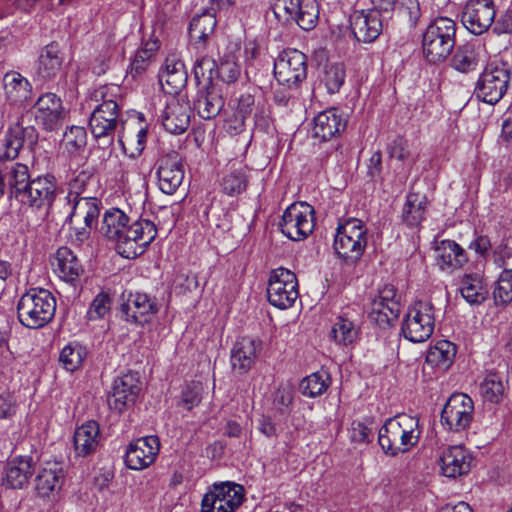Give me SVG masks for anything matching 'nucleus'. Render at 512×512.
I'll return each mask as SVG.
<instances>
[{
  "mask_svg": "<svg viewBox=\"0 0 512 512\" xmlns=\"http://www.w3.org/2000/svg\"><path fill=\"white\" fill-rule=\"evenodd\" d=\"M460 292L462 297L472 305L481 304L487 297V290L478 274H466L462 278Z\"/></svg>",
  "mask_w": 512,
  "mask_h": 512,
  "instance_id": "obj_45",
  "label": "nucleus"
},
{
  "mask_svg": "<svg viewBox=\"0 0 512 512\" xmlns=\"http://www.w3.org/2000/svg\"><path fill=\"white\" fill-rule=\"evenodd\" d=\"M307 57L297 49L282 51L274 62V76L281 86L292 91L300 87L307 78Z\"/></svg>",
  "mask_w": 512,
  "mask_h": 512,
  "instance_id": "obj_11",
  "label": "nucleus"
},
{
  "mask_svg": "<svg viewBox=\"0 0 512 512\" xmlns=\"http://www.w3.org/2000/svg\"><path fill=\"white\" fill-rule=\"evenodd\" d=\"M196 77L212 79L217 75L225 83H234L241 75L237 57L233 53L225 54L217 65L211 57H202L195 64Z\"/></svg>",
  "mask_w": 512,
  "mask_h": 512,
  "instance_id": "obj_20",
  "label": "nucleus"
},
{
  "mask_svg": "<svg viewBox=\"0 0 512 512\" xmlns=\"http://www.w3.org/2000/svg\"><path fill=\"white\" fill-rule=\"evenodd\" d=\"M64 56L59 45L52 42L46 45L40 52L36 75L42 81L54 80L61 72Z\"/></svg>",
  "mask_w": 512,
  "mask_h": 512,
  "instance_id": "obj_36",
  "label": "nucleus"
},
{
  "mask_svg": "<svg viewBox=\"0 0 512 512\" xmlns=\"http://www.w3.org/2000/svg\"><path fill=\"white\" fill-rule=\"evenodd\" d=\"M456 356V346L448 340H440L427 352L426 362L441 370L448 369Z\"/></svg>",
  "mask_w": 512,
  "mask_h": 512,
  "instance_id": "obj_42",
  "label": "nucleus"
},
{
  "mask_svg": "<svg viewBox=\"0 0 512 512\" xmlns=\"http://www.w3.org/2000/svg\"><path fill=\"white\" fill-rule=\"evenodd\" d=\"M37 139L38 134L33 126L23 127L16 123L8 129L3 141L0 162L8 161V163L0 168V171L4 180H6L10 196L17 201L20 200L33 177L26 164L13 162V160L18 157L25 143L33 145L37 142Z\"/></svg>",
  "mask_w": 512,
  "mask_h": 512,
  "instance_id": "obj_2",
  "label": "nucleus"
},
{
  "mask_svg": "<svg viewBox=\"0 0 512 512\" xmlns=\"http://www.w3.org/2000/svg\"><path fill=\"white\" fill-rule=\"evenodd\" d=\"M5 105L10 107H24L31 98L32 86L29 80L16 71L5 73L2 79Z\"/></svg>",
  "mask_w": 512,
  "mask_h": 512,
  "instance_id": "obj_31",
  "label": "nucleus"
},
{
  "mask_svg": "<svg viewBox=\"0 0 512 512\" xmlns=\"http://www.w3.org/2000/svg\"><path fill=\"white\" fill-rule=\"evenodd\" d=\"M436 254V263L443 272L452 273L468 262L466 251L453 240H442Z\"/></svg>",
  "mask_w": 512,
  "mask_h": 512,
  "instance_id": "obj_37",
  "label": "nucleus"
},
{
  "mask_svg": "<svg viewBox=\"0 0 512 512\" xmlns=\"http://www.w3.org/2000/svg\"><path fill=\"white\" fill-rule=\"evenodd\" d=\"M504 384L497 373H488L480 384V394L484 401L499 403L504 394Z\"/></svg>",
  "mask_w": 512,
  "mask_h": 512,
  "instance_id": "obj_52",
  "label": "nucleus"
},
{
  "mask_svg": "<svg viewBox=\"0 0 512 512\" xmlns=\"http://www.w3.org/2000/svg\"><path fill=\"white\" fill-rule=\"evenodd\" d=\"M75 452L85 457L95 452L100 442V428L96 421H87L79 426L73 437Z\"/></svg>",
  "mask_w": 512,
  "mask_h": 512,
  "instance_id": "obj_40",
  "label": "nucleus"
},
{
  "mask_svg": "<svg viewBox=\"0 0 512 512\" xmlns=\"http://www.w3.org/2000/svg\"><path fill=\"white\" fill-rule=\"evenodd\" d=\"M71 206L66 223L72 224L74 218H81L87 226H96L100 215L101 201L96 197H83L67 200Z\"/></svg>",
  "mask_w": 512,
  "mask_h": 512,
  "instance_id": "obj_38",
  "label": "nucleus"
},
{
  "mask_svg": "<svg viewBox=\"0 0 512 512\" xmlns=\"http://www.w3.org/2000/svg\"><path fill=\"white\" fill-rule=\"evenodd\" d=\"M216 15L206 11L200 15H195L189 25V37L197 48H204L208 38L213 34L216 27Z\"/></svg>",
  "mask_w": 512,
  "mask_h": 512,
  "instance_id": "obj_41",
  "label": "nucleus"
},
{
  "mask_svg": "<svg viewBox=\"0 0 512 512\" xmlns=\"http://www.w3.org/2000/svg\"><path fill=\"white\" fill-rule=\"evenodd\" d=\"M400 308L396 289L391 284H385L378 293L377 298L371 302L369 318L379 326L385 327L398 317Z\"/></svg>",
  "mask_w": 512,
  "mask_h": 512,
  "instance_id": "obj_24",
  "label": "nucleus"
},
{
  "mask_svg": "<svg viewBox=\"0 0 512 512\" xmlns=\"http://www.w3.org/2000/svg\"><path fill=\"white\" fill-rule=\"evenodd\" d=\"M111 307V299L108 294L101 292L95 296L87 311L89 320H98L103 318Z\"/></svg>",
  "mask_w": 512,
  "mask_h": 512,
  "instance_id": "obj_59",
  "label": "nucleus"
},
{
  "mask_svg": "<svg viewBox=\"0 0 512 512\" xmlns=\"http://www.w3.org/2000/svg\"><path fill=\"white\" fill-rule=\"evenodd\" d=\"M224 103L221 91L209 84L197 91L193 99V108L202 119L210 120L219 115Z\"/></svg>",
  "mask_w": 512,
  "mask_h": 512,
  "instance_id": "obj_35",
  "label": "nucleus"
},
{
  "mask_svg": "<svg viewBox=\"0 0 512 512\" xmlns=\"http://www.w3.org/2000/svg\"><path fill=\"white\" fill-rule=\"evenodd\" d=\"M100 230L115 242L118 254L126 259L142 255L157 236V228L152 221L140 218L130 223L129 217L118 208L105 211Z\"/></svg>",
  "mask_w": 512,
  "mask_h": 512,
  "instance_id": "obj_1",
  "label": "nucleus"
},
{
  "mask_svg": "<svg viewBox=\"0 0 512 512\" xmlns=\"http://www.w3.org/2000/svg\"><path fill=\"white\" fill-rule=\"evenodd\" d=\"M330 385V374L319 370L303 378L299 383V390L304 396L315 398L325 393Z\"/></svg>",
  "mask_w": 512,
  "mask_h": 512,
  "instance_id": "obj_44",
  "label": "nucleus"
},
{
  "mask_svg": "<svg viewBox=\"0 0 512 512\" xmlns=\"http://www.w3.org/2000/svg\"><path fill=\"white\" fill-rule=\"evenodd\" d=\"M159 80L163 90L171 95L178 94L186 86L187 70L178 55L170 54L166 57Z\"/></svg>",
  "mask_w": 512,
  "mask_h": 512,
  "instance_id": "obj_32",
  "label": "nucleus"
},
{
  "mask_svg": "<svg viewBox=\"0 0 512 512\" xmlns=\"http://www.w3.org/2000/svg\"><path fill=\"white\" fill-rule=\"evenodd\" d=\"M478 63L479 53L475 45L470 42L457 47L451 59V66L461 73L474 71Z\"/></svg>",
  "mask_w": 512,
  "mask_h": 512,
  "instance_id": "obj_43",
  "label": "nucleus"
},
{
  "mask_svg": "<svg viewBox=\"0 0 512 512\" xmlns=\"http://www.w3.org/2000/svg\"><path fill=\"white\" fill-rule=\"evenodd\" d=\"M347 121V115L338 108L324 110L314 118L313 137L328 141L346 129Z\"/></svg>",
  "mask_w": 512,
  "mask_h": 512,
  "instance_id": "obj_29",
  "label": "nucleus"
},
{
  "mask_svg": "<svg viewBox=\"0 0 512 512\" xmlns=\"http://www.w3.org/2000/svg\"><path fill=\"white\" fill-rule=\"evenodd\" d=\"M496 7L494 0H468L463 8L461 21L474 35H482L495 24Z\"/></svg>",
  "mask_w": 512,
  "mask_h": 512,
  "instance_id": "obj_16",
  "label": "nucleus"
},
{
  "mask_svg": "<svg viewBox=\"0 0 512 512\" xmlns=\"http://www.w3.org/2000/svg\"><path fill=\"white\" fill-rule=\"evenodd\" d=\"M191 107L183 96H173L167 100L162 113V125L172 134H181L190 125Z\"/></svg>",
  "mask_w": 512,
  "mask_h": 512,
  "instance_id": "obj_27",
  "label": "nucleus"
},
{
  "mask_svg": "<svg viewBox=\"0 0 512 512\" xmlns=\"http://www.w3.org/2000/svg\"><path fill=\"white\" fill-rule=\"evenodd\" d=\"M456 23L448 17L432 20L422 34V50L430 63H440L447 59L455 47Z\"/></svg>",
  "mask_w": 512,
  "mask_h": 512,
  "instance_id": "obj_5",
  "label": "nucleus"
},
{
  "mask_svg": "<svg viewBox=\"0 0 512 512\" xmlns=\"http://www.w3.org/2000/svg\"><path fill=\"white\" fill-rule=\"evenodd\" d=\"M267 298L269 303L278 309L291 308L299 298L295 273L283 267L273 269L269 275Z\"/></svg>",
  "mask_w": 512,
  "mask_h": 512,
  "instance_id": "obj_12",
  "label": "nucleus"
},
{
  "mask_svg": "<svg viewBox=\"0 0 512 512\" xmlns=\"http://www.w3.org/2000/svg\"><path fill=\"white\" fill-rule=\"evenodd\" d=\"M368 242V229L359 219L349 218L339 223L334 238L338 257L347 264H355L362 257Z\"/></svg>",
  "mask_w": 512,
  "mask_h": 512,
  "instance_id": "obj_6",
  "label": "nucleus"
},
{
  "mask_svg": "<svg viewBox=\"0 0 512 512\" xmlns=\"http://www.w3.org/2000/svg\"><path fill=\"white\" fill-rule=\"evenodd\" d=\"M271 9L278 21L287 25L296 23L305 31L312 30L319 18L317 0H277Z\"/></svg>",
  "mask_w": 512,
  "mask_h": 512,
  "instance_id": "obj_8",
  "label": "nucleus"
},
{
  "mask_svg": "<svg viewBox=\"0 0 512 512\" xmlns=\"http://www.w3.org/2000/svg\"><path fill=\"white\" fill-rule=\"evenodd\" d=\"M426 204L425 197L415 193L408 194L403 208L404 222L412 227L418 226L425 218Z\"/></svg>",
  "mask_w": 512,
  "mask_h": 512,
  "instance_id": "obj_48",
  "label": "nucleus"
},
{
  "mask_svg": "<svg viewBox=\"0 0 512 512\" xmlns=\"http://www.w3.org/2000/svg\"><path fill=\"white\" fill-rule=\"evenodd\" d=\"M394 12L396 13L397 19L406 24L409 28H415L422 16L418 0H400Z\"/></svg>",
  "mask_w": 512,
  "mask_h": 512,
  "instance_id": "obj_51",
  "label": "nucleus"
},
{
  "mask_svg": "<svg viewBox=\"0 0 512 512\" xmlns=\"http://www.w3.org/2000/svg\"><path fill=\"white\" fill-rule=\"evenodd\" d=\"M254 124L257 129L263 132H269L273 130V119L270 117L268 109L264 106H257L254 115Z\"/></svg>",
  "mask_w": 512,
  "mask_h": 512,
  "instance_id": "obj_61",
  "label": "nucleus"
},
{
  "mask_svg": "<svg viewBox=\"0 0 512 512\" xmlns=\"http://www.w3.org/2000/svg\"><path fill=\"white\" fill-rule=\"evenodd\" d=\"M52 265L57 276L72 286H76L84 272L78 257L66 246L57 249Z\"/></svg>",
  "mask_w": 512,
  "mask_h": 512,
  "instance_id": "obj_33",
  "label": "nucleus"
},
{
  "mask_svg": "<svg viewBox=\"0 0 512 512\" xmlns=\"http://www.w3.org/2000/svg\"><path fill=\"white\" fill-rule=\"evenodd\" d=\"M35 121L47 131L59 129L67 116L62 100L55 93L47 92L39 96L34 104Z\"/></svg>",
  "mask_w": 512,
  "mask_h": 512,
  "instance_id": "obj_19",
  "label": "nucleus"
},
{
  "mask_svg": "<svg viewBox=\"0 0 512 512\" xmlns=\"http://www.w3.org/2000/svg\"><path fill=\"white\" fill-rule=\"evenodd\" d=\"M474 404L464 393L452 394L441 411V424L449 431L466 430L473 419Z\"/></svg>",
  "mask_w": 512,
  "mask_h": 512,
  "instance_id": "obj_15",
  "label": "nucleus"
},
{
  "mask_svg": "<svg viewBox=\"0 0 512 512\" xmlns=\"http://www.w3.org/2000/svg\"><path fill=\"white\" fill-rule=\"evenodd\" d=\"M419 420L400 414L385 421L379 429L378 443L385 454L396 456L409 451L420 438Z\"/></svg>",
  "mask_w": 512,
  "mask_h": 512,
  "instance_id": "obj_3",
  "label": "nucleus"
},
{
  "mask_svg": "<svg viewBox=\"0 0 512 512\" xmlns=\"http://www.w3.org/2000/svg\"><path fill=\"white\" fill-rule=\"evenodd\" d=\"M88 355L86 347L78 342H70L60 352L59 361L70 372L79 369Z\"/></svg>",
  "mask_w": 512,
  "mask_h": 512,
  "instance_id": "obj_49",
  "label": "nucleus"
},
{
  "mask_svg": "<svg viewBox=\"0 0 512 512\" xmlns=\"http://www.w3.org/2000/svg\"><path fill=\"white\" fill-rule=\"evenodd\" d=\"M87 133L83 127L71 126L63 135V146L70 155H77L84 150Z\"/></svg>",
  "mask_w": 512,
  "mask_h": 512,
  "instance_id": "obj_54",
  "label": "nucleus"
},
{
  "mask_svg": "<svg viewBox=\"0 0 512 512\" xmlns=\"http://www.w3.org/2000/svg\"><path fill=\"white\" fill-rule=\"evenodd\" d=\"M120 110L95 106L89 119V128L98 145L105 148L113 144L120 125Z\"/></svg>",
  "mask_w": 512,
  "mask_h": 512,
  "instance_id": "obj_22",
  "label": "nucleus"
},
{
  "mask_svg": "<svg viewBox=\"0 0 512 512\" xmlns=\"http://www.w3.org/2000/svg\"><path fill=\"white\" fill-rule=\"evenodd\" d=\"M469 248L474 250L480 257H486L491 248L490 239L487 236H477L470 244Z\"/></svg>",
  "mask_w": 512,
  "mask_h": 512,
  "instance_id": "obj_64",
  "label": "nucleus"
},
{
  "mask_svg": "<svg viewBox=\"0 0 512 512\" xmlns=\"http://www.w3.org/2000/svg\"><path fill=\"white\" fill-rule=\"evenodd\" d=\"M389 153L392 158H395L399 161L406 160L409 157L407 142L403 138L397 137L392 141L389 147Z\"/></svg>",
  "mask_w": 512,
  "mask_h": 512,
  "instance_id": "obj_62",
  "label": "nucleus"
},
{
  "mask_svg": "<svg viewBox=\"0 0 512 512\" xmlns=\"http://www.w3.org/2000/svg\"><path fill=\"white\" fill-rule=\"evenodd\" d=\"M160 450L157 436H146L131 442L125 452L124 461L132 470H142L150 466Z\"/></svg>",
  "mask_w": 512,
  "mask_h": 512,
  "instance_id": "obj_23",
  "label": "nucleus"
},
{
  "mask_svg": "<svg viewBox=\"0 0 512 512\" xmlns=\"http://www.w3.org/2000/svg\"><path fill=\"white\" fill-rule=\"evenodd\" d=\"M471 462V454L462 445L449 446L440 457L443 475L451 478L468 473L471 469Z\"/></svg>",
  "mask_w": 512,
  "mask_h": 512,
  "instance_id": "obj_34",
  "label": "nucleus"
},
{
  "mask_svg": "<svg viewBox=\"0 0 512 512\" xmlns=\"http://www.w3.org/2000/svg\"><path fill=\"white\" fill-rule=\"evenodd\" d=\"M388 19L373 8L356 10L350 16L351 32L357 41L372 43L380 36Z\"/></svg>",
  "mask_w": 512,
  "mask_h": 512,
  "instance_id": "obj_18",
  "label": "nucleus"
},
{
  "mask_svg": "<svg viewBox=\"0 0 512 512\" xmlns=\"http://www.w3.org/2000/svg\"><path fill=\"white\" fill-rule=\"evenodd\" d=\"M64 482V470L60 462H45L35 478V491L41 498H52L61 489Z\"/></svg>",
  "mask_w": 512,
  "mask_h": 512,
  "instance_id": "obj_30",
  "label": "nucleus"
},
{
  "mask_svg": "<svg viewBox=\"0 0 512 512\" xmlns=\"http://www.w3.org/2000/svg\"><path fill=\"white\" fill-rule=\"evenodd\" d=\"M141 390V384L137 373L128 372L117 377L108 396L110 409L122 413L128 407L134 405Z\"/></svg>",
  "mask_w": 512,
  "mask_h": 512,
  "instance_id": "obj_21",
  "label": "nucleus"
},
{
  "mask_svg": "<svg viewBox=\"0 0 512 512\" xmlns=\"http://www.w3.org/2000/svg\"><path fill=\"white\" fill-rule=\"evenodd\" d=\"M493 296L497 304H508L512 301V269L501 272Z\"/></svg>",
  "mask_w": 512,
  "mask_h": 512,
  "instance_id": "obj_55",
  "label": "nucleus"
},
{
  "mask_svg": "<svg viewBox=\"0 0 512 512\" xmlns=\"http://www.w3.org/2000/svg\"><path fill=\"white\" fill-rule=\"evenodd\" d=\"M92 173L87 170H82L75 174L73 178L68 182V193L66 200H75L77 198H83L87 190L90 181L92 180Z\"/></svg>",
  "mask_w": 512,
  "mask_h": 512,
  "instance_id": "obj_56",
  "label": "nucleus"
},
{
  "mask_svg": "<svg viewBox=\"0 0 512 512\" xmlns=\"http://www.w3.org/2000/svg\"><path fill=\"white\" fill-rule=\"evenodd\" d=\"M245 499L244 487L231 481L212 484L201 501V512H236Z\"/></svg>",
  "mask_w": 512,
  "mask_h": 512,
  "instance_id": "obj_10",
  "label": "nucleus"
},
{
  "mask_svg": "<svg viewBox=\"0 0 512 512\" xmlns=\"http://www.w3.org/2000/svg\"><path fill=\"white\" fill-rule=\"evenodd\" d=\"M157 184L161 192L174 194L184 179V166L181 155L171 150L156 161Z\"/></svg>",
  "mask_w": 512,
  "mask_h": 512,
  "instance_id": "obj_17",
  "label": "nucleus"
},
{
  "mask_svg": "<svg viewBox=\"0 0 512 512\" xmlns=\"http://www.w3.org/2000/svg\"><path fill=\"white\" fill-rule=\"evenodd\" d=\"M158 42L156 40L147 41L140 47L130 64V74L133 78L143 73L149 66L152 58L158 50Z\"/></svg>",
  "mask_w": 512,
  "mask_h": 512,
  "instance_id": "obj_50",
  "label": "nucleus"
},
{
  "mask_svg": "<svg viewBox=\"0 0 512 512\" xmlns=\"http://www.w3.org/2000/svg\"><path fill=\"white\" fill-rule=\"evenodd\" d=\"M434 328V306L428 301H417L408 308L401 331L410 342L422 343L431 337Z\"/></svg>",
  "mask_w": 512,
  "mask_h": 512,
  "instance_id": "obj_9",
  "label": "nucleus"
},
{
  "mask_svg": "<svg viewBox=\"0 0 512 512\" xmlns=\"http://www.w3.org/2000/svg\"><path fill=\"white\" fill-rule=\"evenodd\" d=\"M373 422L369 419L354 420L350 428V440L354 443H370L373 440Z\"/></svg>",
  "mask_w": 512,
  "mask_h": 512,
  "instance_id": "obj_57",
  "label": "nucleus"
},
{
  "mask_svg": "<svg viewBox=\"0 0 512 512\" xmlns=\"http://www.w3.org/2000/svg\"><path fill=\"white\" fill-rule=\"evenodd\" d=\"M255 106V98L250 93L242 94L238 99L237 111L239 116L246 118L251 114L253 107Z\"/></svg>",
  "mask_w": 512,
  "mask_h": 512,
  "instance_id": "obj_63",
  "label": "nucleus"
},
{
  "mask_svg": "<svg viewBox=\"0 0 512 512\" xmlns=\"http://www.w3.org/2000/svg\"><path fill=\"white\" fill-rule=\"evenodd\" d=\"M122 89L116 84H104L96 87L91 92V101L95 102V106L104 108H113L114 110H120L119 101L122 96Z\"/></svg>",
  "mask_w": 512,
  "mask_h": 512,
  "instance_id": "obj_47",
  "label": "nucleus"
},
{
  "mask_svg": "<svg viewBox=\"0 0 512 512\" xmlns=\"http://www.w3.org/2000/svg\"><path fill=\"white\" fill-rule=\"evenodd\" d=\"M121 317L133 324L143 325L150 317L158 312V305L154 298L146 293H131L120 308Z\"/></svg>",
  "mask_w": 512,
  "mask_h": 512,
  "instance_id": "obj_26",
  "label": "nucleus"
},
{
  "mask_svg": "<svg viewBox=\"0 0 512 512\" xmlns=\"http://www.w3.org/2000/svg\"><path fill=\"white\" fill-rule=\"evenodd\" d=\"M345 77V68L342 63H329L325 65L322 82L329 94H335L344 84Z\"/></svg>",
  "mask_w": 512,
  "mask_h": 512,
  "instance_id": "obj_53",
  "label": "nucleus"
},
{
  "mask_svg": "<svg viewBox=\"0 0 512 512\" xmlns=\"http://www.w3.org/2000/svg\"><path fill=\"white\" fill-rule=\"evenodd\" d=\"M33 472L34 465L31 457H15L6 465V485L12 489H21L28 484Z\"/></svg>",
  "mask_w": 512,
  "mask_h": 512,
  "instance_id": "obj_39",
  "label": "nucleus"
},
{
  "mask_svg": "<svg viewBox=\"0 0 512 512\" xmlns=\"http://www.w3.org/2000/svg\"><path fill=\"white\" fill-rule=\"evenodd\" d=\"M59 192L60 186L54 174H40L32 178L18 202L33 209L49 210Z\"/></svg>",
  "mask_w": 512,
  "mask_h": 512,
  "instance_id": "obj_14",
  "label": "nucleus"
},
{
  "mask_svg": "<svg viewBox=\"0 0 512 512\" xmlns=\"http://www.w3.org/2000/svg\"><path fill=\"white\" fill-rule=\"evenodd\" d=\"M201 385L200 383L192 382L183 389L181 404L187 410H191L201 402Z\"/></svg>",
  "mask_w": 512,
  "mask_h": 512,
  "instance_id": "obj_60",
  "label": "nucleus"
},
{
  "mask_svg": "<svg viewBox=\"0 0 512 512\" xmlns=\"http://www.w3.org/2000/svg\"><path fill=\"white\" fill-rule=\"evenodd\" d=\"M511 81V69L502 61L489 62L475 84L474 94L484 103L495 105L506 94Z\"/></svg>",
  "mask_w": 512,
  "mask_h": 512,
  "instance_id": "obj_7",
  "label": "nucleus"
},
{
  "mask_svg": "<svg viewBox=\"0 0 512 512\" xmlns=\"http://www.w3.org/2000/svg\"><path fill=\"white\" fill-rule=\"evenodd\" d=\"M262 349L259 340L243 337L236 341L230 353V363L233 372L244 375L255 365Z\"/></svg>",
  "mask_w": 512,
  "mask_h": 512,
  "instance_id": "obj_28",
  "label": "nucleus"
},
{
  "mask_svg": "<svg viewBox=\"0 0 512 512\" xmlns=\"http://www.w3.org/2000/svg\"><path fill=\"white\" fill-rule=\"evenodd\" d=\"M293 403V390L290 386L281 385L273 396V407L280 414H287Z\"/></svg>",
  "mask_w": 512,
  "mask_h": 512,
  "instance_id": "obj_58",
  "label": "nucleus"
},
{
  "mask_svg": "<svg viewBox=\"0 0 512 512\" xmlns=\"http://www.w3.org/2000/svg\"><path fill=\"white\" fill-rule=\"evenodd\" d=\"M55 311V297L43 288L30 289L21 296L17 304L19 322L30 329L47 325L53 319Z\"/></svg>",
  "mask_w": 512,
  "mask_h": 512,
  "instance_id": "obj_4",
  "label": "nucleus"
},
{
  "mask_svg": "<svg viewBox=\"0 0 512 512\" xmlns=\"http://www.w3.org/2000/svg\"><path fill=\"white\" fill-rule=\"evenodd\" d=\"M314 225V208L306 202L288 206L279 222L281 232L293 241L305 239L313 232Z\"/></svg>",
  "mask_w": 512,
  "mask_h": 512,
  "instance_id": "obj_13",
  "label": "nucleus"
},
{
  "mask_svg": "<svg viewBox=\"0 0 512 512\" xmlns=\"http://www.w3.org/2000/svg\"><path fill=\"white\" fill-rule=\"evenodd\" d=\"M248 185L247 167L239 165L228 171L221 180L222 191L228 196L243 193Z\"/></svg>",
  "mask_w": 512,
  "mask_h": 512,
  "instance_id": "obj_46",
  "label": "nucleus"
},
{
  "mask_svg": "<svg viewBox=\"0 0 512 512\" xmlns=\"http://www.w3.org/2000/svg\"><path fill=\"white\" fill-rule=\"evenodd\" d=\"M360 327L359 313L353 308L346 307L335 317L330 337L339 346H349L357 341Z\"/></svg>",
  "mask_w": 512,
  "mask_h": 512,
  "instance_id": "obj_25",
  "label": "nucleus"
}]
</instances>
